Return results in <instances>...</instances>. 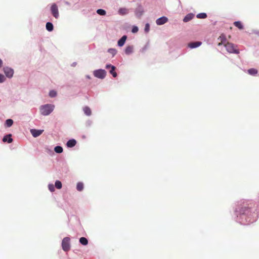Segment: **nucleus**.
Here are the masks:
<instances>
[{"label":"nucleus","instance_id":"15","mask_svg":"<svg viewBox=\"0 0 259 259\" xmlns=\"http://www.w3.org/2000/svg\"><path fill=\"white\" fill-rule=\"evenodd\" d=\"M76 144V141L74 139L69 140L67 142V146L68 147H73Z\"/></svg>","mask_w":259,"mask_h":259},{"label":"nucleus","instance_id":"20","mask_svg":"<svg viewBox=\"0 0 259 259\" xmlns=\"http://www.w3.org/2000/svg\"><path fill=\"white\" fill-rule=\"evenodd\" d=\"M79 242L83 245H87L88 244V240L86 238L82 237L79 239Z\"/></svg>","mask_w":259,"mask_h":259},{"label":"nucleus","instance_id":"27","mask_svg":"<svg viewBox=\"0 0 259 259\" xmlns=\"http://www.w3.org/2000/svg\"><path fill=\"white\" fill-rule=\"evenodd\" d=\"M76 189L78 191H81L83 189V184L82 183L79 182L77 184Z\"/></svg>","mask_w":259,"mask_h":259},{"label":"nucleus","instance_id":"16","mask_svg":"<svg viewBox=\"0 0 259 259\" xmlns=\"http://www.w3.org/2000/svg\"><path fill=\"white\" fill-rule=\"evenodd\" d=\"M235 26L237 27L240 30H242L244 28L242 23L240 21H235L234 22Z\"/></svg>","mask_w":259,"mask_h":259},{"label":"nucleus","instance_id":"14","mask_svg":"<svg viewBox=\"0 0 259 259\" xmlns=\"http://www.w3.org/2000/svg\"><path fill=\"white\" fill-rule=\"evenodd\" d=\"M126 38L127 36L126 35L122 36V37L118 41V45L119 47L123 46L125 44Z\"/></svg>","mask_w":259,"mask_h":259},{"label":"nucleus","instance_id":"1","mask_svg":"<svg viewBox=\"0 0 259 259\" xmlns=\"http://www.w3.org/2000/svg\"><path fill=\"white\" fill-rule=\"evenodd\" d=\"M236 212H238L237 215H240L242 220L244 219L249 222L252 220H255L257 217V212L253 210L250 206H246L243 205L241 207H238L236 209Z\"/></svg>","mask_w":259,"mask_h":259},{"label":"nucleus","instance_id":"19","mask_svg":"<svg viewBox=\"0 0 259 259\" xmlns=\"http://www.w3.org/2000/svg\"><path fill=\"white\" fill-rule=\"evenodd\" d=\"M53 25L51 22H47L46 24V29L49 31H52L53 30Z\"/></svg>","mask_w":259,"mask_h":259},{"label":"nucleus","instance_id":"32","mask_svg":"<svg viewBox=\"0 0 259 259\" xmlns=\"http://www.w3.org/2000/svg\"><path fill=\"white\" fill-rule=\"evenodd\" d=\"M48 187L50 191L54 192L55 191V187L53 184L49 185Z\"/></svg>","mask_w":259,"mask_h":259},{"label":"nucleus","instance_id":"5","mask_svg":"<svg viewBox=\"0 0 259 259\" xmlns=\"http://www.w3.org/2000/svg\"><path fill=\"white\" fill-rule=\"evenodd\" d=\"M51 11L53 16L56 19L58 18L59 13L58 8L56 4H53L51 7Z\"/></svg>","mask_w":259,"mask_h":259},{"label":"nucleus","instance_id":"9","mask_svg":"<svg viewBox=\"0 0 259 259\" xmlns=\"http://www.w3.org/2000/svg\"><path fill=\"white\" fill-rule=\"evenodd\" d=\"M218 40L219 41L218 45L219 46H221L222 45H225L226 44V38L225 34H222L220 35V36L218 38Z\"/></svg>","mask_w":259,"mask_h":259},{"label":"nucleus","instance_id":"21","mask_svg":"<svg viewBox=\"0 0 259 259\" xmlns=\"http://www.w3.org/2000/svg\"><path fill=\"white\" fill-rule=\"evenodd\" d=\"M128 10L126 8H120L118 10V13L120 15H125L128 13Z\"/></svg>","mask_w":259,"mask_h":259},{"label":"nucleus","instance_id":"29","mask_svg":"<svg viewBox=\"0 0 259 259\" xmlns=\"http://www.w3.org/2000/svg\"><path fill=\"white\" fill-rule=\"evenodd\" d=\"M55 187L58 189H60L62 188V183L60 181H58V180L56 181L55 182Z\"/></svg>","mask_w":259,"mask_h":259},{"label":"nucleus","instance_id":"34","mask_svg":"<svg viewBox=\"0 0 259 259\" xmlns=\"http://www.w3.org/2000/svg\"><path fill=\"white\" fill-rule=\"evenodd\" d=\"M138 31V28L137 26H134L132 28V31L133 33H136Z\"/></svg>","mask_w":259,"mask_h":259},{"label":"nucleus","instance_id":"36","mask_svg":"<svg viewBox=\"0 0 259 259\" xmlns=\"http://www.w3.org/2000/svg\"><path fill=\"white\" fill-rule=\"evenodd\" d=\"M112 66L113 65H111L110 64H107V65H106V69L111 68Z\"/></svg>","mask_w":259,"mask_h":259},{"label":"nucleus","instance_id":"18","mask_svg":"<svg viewBox=\"0 0 259 259\" xmlns=\"http://www.w3.org/2000/svg\"><path fill=\"white\" fill-rule=\"evenodd\" d=\"M83 111H84V113L88 116H90L92 114V111H91V109L88 106L84 107Z\"/></svg>","mask_w":259,"mask_h":259},{"label":"nucleus","instance_id":"7","mask_svg":"<svg viewBox=\"0 0 259 259\" xmlns=\"http://www.w3.org/2000/svg\"><path fill=\"white\" fill-rule=\"evenodd\" d=\"M6 76L8 78H12L14 74V70L11 68L6 67L3 68Z\"/></svg>","mask_w":259,"mask_h":259},{"label":"nucleus","instance_id":"25","mask_svg":"<svg viewBox=\"0 0 259 259\" xmlns=\"http://www.w3.org/2000/svg\"><path fill=\"white\" fill-rule=\"evenodd\" d=\"M196 17L198 19H205L207 17V15L205 13H201L197 14Z\"/></svg>","mask_w":259,"mask_h":259},{"label":"nucleus","instance_id":"3","mask_svg":"<svg viewBox=\"0 0 259 259\" xmlns=\"http://www.w3.org/2000/svg\"><path fill=\"white\" fill-rule=\"evenodd\" d=\"M226 50L230 53L238 54L239 51L236 48L234 44L227 42L224 45Z\"/></svg>","mask_w":259,"mask_h":259},{"label":"nucleus","instance_id":"8","mask_svg":"<svg viewBox=\"0 0 259 259\" xmlns=\"http://www.w3.org/2000/svg\"><path fill=\"white\" fill-rule=\"evenodd\" d=\"M44 132V130H36V129H31L30 130V133L33 136V137H37L39 136H40L42 132Z\"/></svg>","mask_w":259,"mask_h":259},{"label":"nucleus","instance_id":"31","mask_svg":"<svg viewBox=\"0 0 259 259\" xmlns=\"http://www.w3.org/2000/svg\"><path fill=\"white\" fill-rule=\"evenodd\" d=\"M56 95L57 92L54 90L51 91L49 93V96L52 98L55 97V96H56Z\"/></svg>","mask_w":259,"mask_h":259},{"label":"nucleus","instance_id":"12","mask_svg":"<svg viewBox=\"0 0 259 259\" xmlns=\"http://www.w3.org/2000/svg\"><path fill=\"white\" fill-rule=\"evenodd\" d=\"M11 137H12L11 134H9V135L5 136L3 139V141L4 142H7L8 143H12L13 141V139L11 138Z\"/></svg>","mask_w":259,"mask_h":259},{"label":"nucleus","instance_id":"37","mask_svg":"<svg viewBox=\"0 0 259 259\" xmlns=\"http://www.w3.org/2000/svg\"><path fill=\"white\" fill-rule=\"evenodd\" d=\"M3 66V61L0 59V68L2 67Z\"/></svg>","mask_w":259,"mask_h":259},{"label":"nucleus","instance_id":"26","mask_svg":"<svg viewBox=\"0 0 259 259\" xmlns=\"http://www.w3.org/2000/svg\"><path fill=\"white\" fill-rule=\"evenodd\" d=\"M54 151L57 153H61L63 152V148L60 146H56Z\"/></svg>","mask_w":259,"mask_h":259},{"label":"nucleus","instance_id":"35","mask_svg":"<svg viewBox=\"0 0 259 259\" xmlns=\"http://www.w3.org/2000/svg\"><path fill=\"white\" fill-rule=\"evenodd\" d=\"M149 28H150V26H149V24H146L145 27V31L146 32H148V31L149 30Z\"/></svg>","mask_w":259,"mask_h":259},{"label":"nucleus","instance_id":"30","mask_svg":"<svg viewBox=\"0 0 259 259\" xmlns=\"http://www.w3.org/2000/svg\"><path fill=\"white\" fill-rule=\"evenodd\" d=\"M108 52L112 55L114 56L116 54V50L114 49H110L108 50Z\"/></svg>","mask_w":259,"mask_h":259},{"label":"nucleus","instance_id":"2","mask_svg":"<svg viewBox=\"0 0 259 259\" xmlns=\"http://www.w3.org/2000/svg\"><path fill=\"white\" fill-rule=\"evenodd\" d=\"M55 106L52 104H46L40 107V112L41 114L47 116L49 115L54 109Z\"/></svg>","mask_w":259,"mask_h":259},{"label":"nucleus","instance_id":"6","mask_svg":"<svg viewBox=\"0 0 259 259\" xmlns=\"http://www.w3.org/2000/svg\"><path fill=\"white\" fill-rule=\"evenodd\" d=\"M94 74L96 77L103 79L106 76V71L104 70L99 69L95 71Z\"/></svg>","mask_w":259,"mask_h":259},{"label":"nucleus","instance_id":"13","mask_svg":"<svg viewBox=\"0 0 259 259\" xmlns=\"http://www.w3.org/2000/svg\"><path fill=\"white\" fill-rule=\"evenodd\" d=\"M194 17V15L192 13L187 14L183 19L184 22H187L192 20Z\"/></svg>","mask_w":259,"mask_h":259},{"label":"nucleus","instance_id":"23","mask_svg":"<svg viewBox=\"0 0 259 259\" xmlns=\"http://www.w3.org/2000/svg\"><path fill=\"white\" fill-rule=\"evenodd\" d=\"M13 123V120L11 119H8L6 120V121L5 125L7 127H9L12 125Z\"/></svg>","mask_w":259,"mask_h":259},{"label":"nucleus","instance_id":"10","mask_svg":"<svg viewBox=\"0 0 259 259\" xmlns=\"http://www.w3.org/2000/svg\"><path fill=\"white\" fill-rule=\"evenodd\" d=\"M167 21L168 19L166 17L163 16L157 19L156 21V23L158 25H161L167 22Z\"/></svg>","mask_w":259,"mask_h":259},{"label":"nucleus","instance_id":"4","mask_svg":"<svg viewBox=\"0 0 259 259\" xmlns=\"http://www.w3.org/2000/svg\"><path fill=\"white\" fill-rule=\"evenodd\" d=\"M62 249L65 251H68L70 249V238L69 237H65L62 242Z\"/></svg>","mask_w":259,"mask_h":259},{"label":"nucleus","instance_id":"24","mask_svg":"<svg viewBox=\"0 0 259 259\" xmlns=\"http://www.w3.org/2000/svg\"><path fill=\"white\" fill-rule=\"evenodd\" d=\"M115 67L114 66H112L111 68V69L110 70L109 72L110 73L113 75L114 77H115L117 76V73L115 71Z\"/></svg>","mask_w":259,"mask_h":259},{"label":"nucleus","instance_id":"22","mask_svg":"<svg viewBox=\"0 0 259 259\" xmlns=\"http://www.w3.org/2000/svg\"><path fill=\"white\" fill-rule=\"evenodd\" d=\"M248 73L251 75H254L257 73V70L254 68H251L247 70Z\"/></svg>","mask_w":259,"mask_h":259},{"label":"nucleus","instance_id":"33","mask_svg":"<svg viewBox=\"0 0 259 259\" xmlns=\"http://www.w3.org/2000/svg\"><path fill=\"white\" fill-rule=\"evenodd\" d=\"M5 80V77L4 75L0 74V83L4 82Z\"/></svg>","mask_w":259,"mask_h":259},{"label":"nucleus","instance_id":"11","mask_svg":"<svg viewBox=\"0 0 259 259\" xmlns=\"http://www.w3.org/2000/svg\"><path fill=\"white\" fill-rule=\"evenodd\" d=\"M201 41L192 42L188 44V47L191 49L197 48L201 45Z\"/></svg>","mask_w":259,"mask_h":259},{"label":"nucleus","instance_id":"17","mask_svg":"<svg viewBox=\"0 0 259 259\" xmlns=\"http://www.w3.org/2000/svg\"><path fill=\"white\" fill-rule=\"evenodd\" d=\"M133 51V46H127L126 47L125 49V53L127 55H129L131 54Z\"/></svg>","mask_w":259,"mask_h":259},{"label":"nucleus","instance_id":"28","mask_svg":"<svg viewBox=\"0 0 259 259\" xmlns=\"http://www.w3.org/2000/svg\"><path fill=\"white\" fill-rule=\"evenodd\" d=\"M97 13L99 15H102V16H104L106 14V11L104 10H103V9H98V10H97Z\"/></svg>","mask_w":259,"mask_h":259}]
</instances>
